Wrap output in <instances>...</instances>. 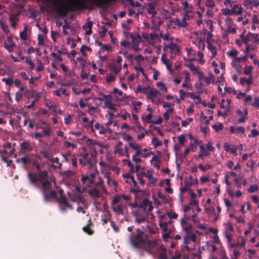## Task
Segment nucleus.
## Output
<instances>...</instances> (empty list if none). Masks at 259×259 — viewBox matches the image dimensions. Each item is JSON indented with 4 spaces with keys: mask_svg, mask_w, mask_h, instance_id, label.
<instances>
[{
    "mask_svg": "<svg viewBox=\"0 0 259 259\" xmlns=\"http://www.w3.org/2000/svg\"><path fill=\"white\" fill-rule=\"evenodd\" d=\"M68 196H69L70 199L72 201H74V202L77 199H81L80 195H75V196H71V195L69 193H68Z\"/></svg>",
    "mask_w": 259,
    "mask_h": 259,
    "instance_id": "052dcab7",
    "label": "nucleus"
},
{
    "mask_svg": "<svg viewBox=\"0 0 259 259\" xmlns=\"http://www.w3.org/2000/svg\"><path fill=\"white\" fill-rule=\"evenodd\" d=\"M137 233H133L130 237V241L131 244L136 248L140 247L144 244L146 241L147 236L144 232L140 228L136 229Z\"/></svg>",
    "mask_w": 259,
    "mask_h": 259,
    "instance_id": "7ed1b4c3",
    "label": "nucleus"
},
{
    "mask_svg": "<svg viewBox=\"0 0 259 259\" xmlns=\"http://www.w3.org/2000/svg\"><path fill=\"white\" fill-rule=\"evenodd\" d=\"M86 50H88V51H91V49L90 47H87L86 46L82 45L81 47L80 52L82 53V55L85 56V57L87 56V53H86V52L85 51Z\"/></svg>",
    "mask_w": 259,
    "mask_h": 259,
    "instance_id": "4c0bfd02",
    "label": "nucleus"
},
{
    "mask_svg": "<svg viewBox=\"0 0 259 259\" xmlns=\"http://www.w3.org/2000/svg\"><path fill=\"white\" fill-rule=\"evenodd\" d=\"M59 1L54 0L55 5L57 6V12L59 15L65 16L69 11L82 9L91 11L95 6L100 8H108L116 0H72L68 5L62 1L61 5H57Z\"/></svg>",
    "mask_w": 259,
    "mask_h": 259,
    "instance_id": "f03ea898",
    "label": "nucleus"
},
{
    "mask_svg": "<svg viewBox=\"0 0 259 259\" xmlns=\"http://www.w3.org/2000/svg\"><path fill=\"white\" fill-rule=\"evenodd\" d=\"M187 22L186 21V19L185 18H183L182 21L180 22L179 19L177 20V25L178 26L181 27H185L187 26Z\"/></svg>",
    "mask_w": 259,
    "mask_h": 259,
    "instance_id": "2f4dec72",
    "label": "nucleus"
},
{
    "mask_svg": "<svg viewBox=\"0 0 259 259\" xmlns=\"http://www.w3.org/2000/svg\"><path fill=\"white\" fill-rule=\"evenodd\" d=\"M93 26V22L92 21L88 22L85 25H83L82 27L83 29L85 30L87 28L89 29H92Z\"/></svg>",
    "mask_w": 259,
    "mask_h": 259,
    "instance_id": "69168bd1",
    "label": "nucleus"
},
{
    "mask_svg": "<svg viewBox=\"0 0 259 259\" xmlns=\"http://www.w3.org/2000/svg\"><path fill=\"white\" fill-rule=\"evenodd\" d=\"M178 138L180 145H182L185 143L186 138L184 135H182L179 136Z\"/></svg>",
    "mask_w": 259,
    "mask_h": 259,
    "instance_id": "4d7b16f0",
    "label": "nucleus"
},
{
    "mask_svg": "<svg viewBox=\"0 0 259 259\" xmlns=\"http://www.w3.org/2000/svg\"><path fill=\"white\" fill-rule=\"evenodd\" d=\"M82 229L84 232L89 235H92L94 233V231L91 229L89 225L83 227Z\"/></svg>",
    "mask_w": 259,
    "mask_h": 259,
    "instance_id": "f704fd0d",
    "label": "nucleus"
},
{
    "mask_svg": "<svg viewBox=\"0 0 259 259\" xmlns=\"http://www.w3.org/2000/svg\"><path fill=\"white\" fill-rule=\"evenodd\" d=\"M25 62L30 65L29 69L31 70H32L34 68V64L31 61V58L30 57H28L26 58Z\"/></svg>",
    "mask_w": 259,
    "mask_h": 259,
    "instance_id": "c756f323",
    "label": "nucleus"
},
{
    "mask_svg": "<svg viewBox=\"0 0 259 259\" xmlns=\"http://www.w3.org/2000/svg\"><path fill=\"white\" fill-rule=\"evenodd\" d=\"M252 66H246L244 68V73L246 75H249L250 74V73L252 71Z\"/></svg>",
    "mask_w": 259,
    "mask_h": 259,
    "instance_id": "37998d69",
    "label": "nucleus"
},
{
    "mask_svg": "<svg viewBox=\"0 0 259 259\" xmlns=\"http://www.w3.org/2000/svg\"><path fill=\"white\" fill-rule=\"evenodd\" d=\"M172 231V229L169 228V230H168V231H164L165 233L163 234L162 237L164 240H166L168 238H169L170 234Z\"/></svg>",
    "mask_w": 259,
    "mask_h": 259,
    "instance_id": "a19ab883",
    "label": "nucleus"
},
{
    "mask_svg": "<svg viewBox=\"0 0 259 259\" xmlns=\"http://www.w3.org/2000/svg\"><path fill=\"white\" fill-rule=\"evenodd\" d=\"M172 223L173 222L171 221V219H170L167 222H162L161 220L159 221V226L161 229L163 230V231H168V230H169V228H171L172 229L174 227L170 226Z\"/></svg>",
    "mask_w": 259,
    "mask_h": 259,
    "instance_id": "39448f33",
    "label": "nucleus"
},
{
    "mask_svg": "<svg viewBox=\"0 0 259 259\" xmlns=\"http://www.w3.org/2000/svg\"><path fill=\"white\" fill-rule=\"evenodd\" d=\"M147 173H146L145 177L148 178L149 180H151L153 178V169H148L147 170Z\"/></svg>",
    "mask_w": 259,
    "mask_h": 259,
    "instance_id": "680f3d73",
    "label": "nucleus"
},
{
    "mask_svg": "<svg viewBox=\"0 0 259 259\" xmlns=\"http://www.w3.org/2000/svg\"><path fill=\"white\" fill-rule=\"evenodd\" d=\"M40 153L42 155L44 158H47L48 160L50 159L51 155L49 152L47 151L43 150L40 152Z\"/></svg>",
    "mask_w": 259,
    "mask_h": 259,
    "instance_id": "8fccbe9b",
    "label": "nucleus"
},
{
    "mask_svg": "<svg viewBox=\"0 0 259 259\" xmlns=\"http://www.w3.org/2000/svg\"><path fill=\"white\" fill-rule=\"evenodd\" d=\"M2 81L4 82L7 85L10 87L13 85L14 83V80L12 77L3 78H2Z\"/></svg>",
    "mask_w": 259,
    "mask_h": 259,
    "instance_id": "393cba45",
    "label": "nucleus"
},
{
    "mask_svg": "<svg viewBox=\"0 0 259 259\" xmlns=\"http://www.w3.org/2000/svg\"><path fill=\"white\" fill-rule=\"evenodd\" d=\"M166 48H169L171 51V54H174L175 55L178 54L180 52L179 46L175 43H171L169 46H165L163 49L164 51H165Z\"/></svg>",
    "mask_w": 259,
    "mask_h": 259,
    "instance_id": "1a4fd4ad",
    "label": "nucleus"
},
{
    "mask_svg": "<svg viewBox=\"0 0 259 259\" xmlns=\"http://www.w3.org/2000/svg\"><path fill=\"white\" fill-rule=\"evenodd\" d=\"M36 94V92L33 90H26L24 93V95L27 98L33 97Z\"/></svg>",
    "mask_w": 259,
    "mask_h": 259,
    "instance_id": "5701e85b",
    "label": "nucleus"
},
{
    "mask_svg": "<svg viewBox=\"0 0 259 259\" xmlns=\"http://www.w3.org/2000/svg\"><path fill=\"white\" fill-rule=\"evenodd\" d=\"M238 51L236 50H232L230 51V52H228L227 54L229 56L233 57H236L237 55H238Z\"/></svg>",
    "mask_w": 259,
    "mask_h": 259,
    "instance_id": "79ce46f5",
    "label": "nucleus"
},
{
    "mask_svg": "<svg viewBox=\"0 0 259 259\" xmlns=\"http://www.w3.org/2000/svg\"><path fill=\"white\" fill-rule=\"evenodd\" d=\"M248 35L250 39H254L255 42L258 41L259 39L258 38L257 34L255 33H249Z\"/></svg>",
    "mask_w": 259,
    "mask_h": 259,
    "instance_id": "13d9d810",
    "label": "nucleus"
},
{
    "mask_svg": "<svg viewBox=\"0 0 259 259\" xmlns=\"http://www.w3.org/2000/svg\"><path fill=\"white\" fill-rule=\"evenodd\" d=\"M212 242L216 244H219L221 243V241L220 238L218 235V234H215L212 237Z\"/></svg>",
    "mask_w": 259,
    "mask_h": 259,
    "instance_id": "bf43d9fd",
    "label": "nucleus"
},
{
    "mask_svg": "<svg viewBox=\"0 0 259 259\" xmlns=\"http://www.w3.org/2000/svg\"><path fill=\"white\" fill-rule=\"evenodd\" d=\"M142 103L140 101H134L132 103V105L133 106V109L138 112V106H140Z\"/></svg>",
    "mask_w": 259,
    "mask_h": 259,
    "instance_id": "a18cd8bd",
    "label": "nucleus"
},
{
    "mask_svg": "<svg viewBox=\"0 0 259 259\" xmlns=\"http://www.w3.org/2000/svg\"><path fill=\"white\" fill-rule=\"evenodd\" d=\"M242 179V177H238L234 179V182L237 187V188H241V181Z\"/></svg>",
    "mask_w": 259,
    "mask_h": 259,
    "instance_id": "473e14b6",
    "label": "nucleus"
},
{
    "mask_svg": "<svg viewBox=\"0 0 259 259\" xmlns=\"http://www.w3.org/2000/svg\"><path fill=\"white\" fill-rule=\"evenodd\" d=\"M154 6L153 4H148L147 12L149 14H152L153 16H154V15L156 14V12L154 10Z\"/></svg>",
    "mask_w": 259,
    "mask_h": 259,
    "instance_id": "4be33fe9",
    "label": "nucleus"
},
{
    "mask_svg": "<svg viewBox=\"0 0 259 259\" xmlns=\"http://www.w3.org/2000/svg\"><path fill=\"white\" fill-rule=\"evenodd\" d=\"M112 208L115 212L121 214L123 213V210L121 205H112Z\"/></svg>",
    "mask_w": 259,
    "mask_h": 259,
    "instance_id": "a878e982",
    "label": "nucleus"
},
{
    "mask_svg": "<svg viewBox=\"0 0 259 259\" xmlns=\"http://www.w3.org/2000/svg\"><path fill=\"white\" fill-rule=\"evenodd\" d=\"M23 97V93L20 92H17L15 94V100L17 102H19Z\"/></svg>",
    "mask_w": 259,
    "mask_h": 259,
    "instance_id": "603ef678",
    "label": "nucleus"
},
{
    "mask_svg": "<svg viewBox=\"0 0 259 259\" xmlns=\"http://www.w3.org/2000/svg\"><path fill=\"white\" fill-rule=\"evenodd\" d=\"M115 104L111 102V101H105V107L109 108V109L116 111Z\"/></svg>",
    "mask_w": 259,
    "mask_h": 259,
    "instance_id": "412c9836",
    "label": "nucleus"
},
{
    "mask_svg": "<svg viewBox=\"0 0 259 259\" xmlns=\"http://www.w3.org/2000/svg\"><path fill=\"white\" fill-rule=\"evenodd\" d=\"M152 115L151 113H149L148 114H147L145 117H142V120L143 121H144L145 122H146V123H152V120H151V118H152Z\"/></svg>",
    "mask_w": 259,
    "mask_h": 259,
    "instance_id": "58836bf2",
    "label": "nucleus"
},
{
    "mask_svg": "<svg viewBox=\"0 0 259 259\" xmlns=\"http://www.w3.org/2000/svg\"><path fill=\"white\" fill-rule=\"evenodd\" d=\"M89 184L87 185L89 187H90L91 185L93 184L94 183V179L96 177V174L94 172H92L89 176Z\"/></svg>",
    "mask_w": 259,
    "mask_h": 259,
    "instance_id": "7c9ffc66",
    "label": "nucleus"
},
{
    "mask_svg": "<svg viewBox=\"0 0 259 259\" xmlns=\"http://www.w3.org/2000/svg\"><path fill=\"white\" fill-rule=\"evenodd\" d=\"M189 97L192 99H197L199 103L201 102V99L199 95H195L193 93H189L188 94Z\"/></svg>",
    "mask_w": 259,
    "mask_h": 259,
    "instance_id": "e433bc0d",
    "label": "nucleus"
},
{
    "mask_svg": "<svg viewBox=\"0 0 259 259\" xmlns=\"http://www.w3.org/2000/svg\"><path fill=\"white\" fill-rule=\"evenodd\" d=\"M192 121V118H188L187 120H182V125L183 126H187L190 122Z\"/></svg>",
    "mask_w": 259,
    "mask_h": 259,
    "instance_id": "e2e57ef3",
    "label": "nucleus"
},
{
    "mask_svg": "<svg viewBox=\"0 0 259 259\" xmlns=\"http://www.w3.org/2000/svg\"><path fill=\"white\" fill-rule=\"evenodd\" d=\"M16 45L15 44H8L6 41L4 42V48L9 52L11 53L13 52L14 48L16 47Z\"/></svg>",
    "mask_w": 259,
    "mask_h": 259,
    "instance_id": "aec40b11",
    "label": "nucleus"
},
{
    "mask_svg": "<svg viewBox=\"0 0 259 259\" xmlns=\"http://www.w3.org/2000/svg\"><path fill=\"white\" fill-rule=\"evenodd\" d=\"M212 127L216 132H219L223 128V125L220 123L219 125H213Z\"/></svg>",
    "mask_w": 259,
    "mask_h": 259,
    "instance_id": "864d4df0",
    "label": "nucleus"
},
{
    "mask_svg": "<svg viewBox=\"0 0 259 259\" xmlns=\"http://www.w3.org/2000/svg\"><path fill=\"white\" fill-rule=\"evenodd\" d=\"M251 105L256 107L259 108V97H256L254 98V101L253 103L251 104Z\"/></svg>",
    "mask_w": 259,
    "mask_h": 259,
    "instance_id": "0e129e2a",
    "label": "nucleus"
},
{
    "mask_svg": "<svg viewBox=\"0 0 259 259\" xmlns=\"http://www.w3.org/2000/svg\"><path fill=\"white\" fill-rule=\"evenodd\" d=\"M51 55L54 58L57 59L58 61H62V58L60 56L57 54L56 53L52 52Z\"/></svg>",
    "mask_w": 259,
    "mask_h": 259,
    "instance_id": "338daca9",
    "label": "nucleus"
},
{
    "mask_svg": "<svg viewBox=\"0 0 259 259\" xmlns=\"http://www.w3.org/2000/svg\"><path fill=\"white\" fill-rule=\"evenodd\" d=\"M62 211H65L67 208H72V206L67 202L65 197H61L58 200Z\"/></svg>",
    "mask_w": 259,
    "mask_h": 259,
    "instance_id": "20e7f679",
    "label": "nucleus"
},
{
    "mask_svg": "<svg viewBox=\"0 0 259 259\" xmlns=\"http://www.w3.org/2000/svg\"><path fill=\"white\" fill-rule=\"evenodd\" d=\"M27 31L28 28L26 24H25L23 31L20 33V37L23 40L27 39Z\"/></svg>",
    "mask_w": 259,
    "mask_h": 259,
    "instance_id": "a211bd4d",
    "label": "nucleus"
},
{
    "mask_svg": "<svg viewBox=\"0 0 259 259\" xmlns=\"http://www.w3.org/2000/svg\"><path fill=\"white\" fill-rule=\"evenodd\" d=\"M120 199H121V196H120L119 195L115 196V197H114V198L113 199V200L112 201V205H115L116 204H117L119 202Z\"/></svg>",
    "mask_w": 259,
    "mask_h": 259,
    "instance_id": "49530a36",
    "label": "nucleus"
},
{
    "mask_svg": "<svg viewBox=\"0 0 259 259\" xmlns=\"http://www.w3.org/2000/svg\"><path fill=\"white\" fill-rule=\"evenodd\" d=\"M128 145L132 149L135 150H139L141 148L138 144H135L133 142H130Z\"/></svg>",
    "mask_w": 259,
    "mask_h": 259,
    "instance_id": "c03bdc74",
    "label": "nucleus"
},
{
    "mask_svg": "<svg viewBox=\"0 0 259 259\" xmlns=\"http://www.w3.org/2000/svg\"><path fill=\"white\" fill-rule=\"evenodd\" d=\"M18 14H12L9 18L11 27L16 28L17 22L19 21Z\"/></svg>",
    "mask_w": 259,
    "mask_h": 259,
    "instance_id": "f8f14e48",
    "label": "nucleus"
},
{
    "mask_svg": "<svg viewBox=\"0 0 259 259\" xmlns=\"http://www.w3.org/2000/svg\"><path fill=\"white\" fill-rule=\"evenodd\" d=\"M141 207L148 212L151 211L153 208L151 202L147 198L144 199Z\"/></svg>",
    "mask_w": 259,
    "mask_h": 259,
    "instance_id": "9d476101",
    "label": "nucleus"
},
{
    "mask_svg": "<svg viewBox=\"0 0 259 259\" xmlns=\"http://www.w3.org/2000/svg\"><path fill=\"white\" fill-rule=\"evenodd\" d=\"M259 135V131L256 130H252L251 131V133L249 135H248L249 138L251 137H255Z\"/></svg>",
    "mask_w": 259,
    "mask_h": 259,
    "instance_id": "de8ad7c7",
    "label": "nucleus"
},
{
    "mask_svg": "<svg viewBox=\"0 0 259 259\" xmlns=\"http://www.w3.org/2000/svg\"><path fill=\"white\" fill-rule=\"evenodd\" d=\"M233 230V228L231 224H230L229 226L227 227L225 229L224 235L225 237L227 239V242L228 243H231L232 241V237L231 232H232Z\"/></svg>",
    "mask_w": 259,
    "mask_h": 259,
    "instance_id": "6e6552de",
    "label": "nucleus"
},
{
    "mask_svg": "<svg viewBox=\"0 0 259 259\" xmlns=\"http://www.w3.org/2000/svg\"><path fill=\"white\" fill-rule=\"evenodd\" d=\"M157 259H168L166 254L165 253H160L157 257Z\"/></svg>",
    "mask_w": 259,
    "mask_h": 259,
    "instance_id": "774afa93",
    "label": "nucleus"
},
{
    "mask_svg": "<svg viewBox=\"0 0 259 259\" xmlns=\"http://www.w3.org/2000/svg\"><path fill=\"white\" fill-rule=\"evenodd\" d=\"M95 127L99 130V133L101 135L105 134L107 133V130L103 125H101L99 123H96L95 124Z\"/></svg>",
    "mask_w": 259,
    "mask_h": 259,
    "instance_id": "f3484780",
    "label": "nucleus"
},
{
    "mask_svg": "<svg viewBox=\"0 0 259 259\" xmlns=\"http://www.w3.org/2000/svg\"><path fill=\"white\" fill-rule=\"evenodd\" d=\"M174 111V108H171L168 110H167L166 112H165L163 114V118L165 120H168L169 118V115L168 112H172Z\"/></svg>",
    "mask_w": 259,
    "mask_h": 259,
    "instance_id": "ea45409f",
    "label": "nucleus"
},
{
    "mask_svg": "<svg viewBox=\"0 0 259 259\" xmlns=\"http://www.w3.org/2000/svg\"><path fill=\"white\" fill-rule=\"evenodd\" d=\"M199 168L202 171H205L207 169H210L211 168V165L209 164H206L205 166H204L202 164H199L198 165Z\"/></svg>",
    "mask_w": 259,
    "mask_h": 259,
    "instance_id": "c85d7f7f",
    "label": "nucleus"
},
{
    "mask_svg": "<svg viewBox=\"0 0 259 259\" xmlns=\"http://www.w3.org/2000/svg\"><path fill=\"white\" fill-rule=\"evenodd\" d=\"M144 244L147 245L149 247L157 248L158 246V242L156 240H150L148 238H146V241Z\"/></svg>",
    "mask_w": 259,
    "mask_h": 259,
    "instance_id": "ddd939ff",
    "label": "nucleus"
},
{
    "mask_svg": "<svg viewBox=\"0 0 259 259\" xmlns=\"http://www.w3.org/2000/svg\"><path fill=\"white\" fill-rule=\"evenodd\" d=\"M184 185L185 186L184 187L181 188V192L182 193L188 191L189 190L188 187H190L191 186H192V184H188V181H186L184 182Z\"/></svg>",
    "mask_w": 259,
    "mask_h": 259,
    "instance_id": "b1692460",
    "label": "nucleus"
},
{
    "mask_svg": "<svg viewBox=\"0 0 259 259\" xmlns=\"http://www.w3.org/2000/svg\"><path fill=\"white\" fill-rule=\"evenodd\" d=\"M40 128L42 130V134L44 136L47 137H49L51 136L53 131L49 125L47 126H40Z\"/></svg>",
    "mask_w": 259,
    "mask_h": 259,
    "instance_id": "4468645a",
    "label": "nucleus"
},
{
    "mask_svg": "<svg viewBox=\"0 0 259 259\" xmlns=\"http://www.w3.org/2000/svg\"><path fill=\"white\" fill-rule=\"evenodd\" d=\"M200 153H201L203 156H207L209 154V152L206 150L203 145H201L200 146Z\"/></svg>",
    "mask_w": 259,
    "mask_h": 259,
    "instance_id": "c9c22d12",
    "label": "nucleus"
},
{
    "mask_svg": "<svg viewBox=\"0 0 259 259\" xmlns=\"http://www.w3.org/2000/svg\"><path fill=\"white\" fill-rule=\"evenodd\" d=\"M16 162L18 163H21L22 167L27 169L28 164L31 163V159L28 156H26L17 159Z\"/></svg>",
    "mask_w": 259,
    "mask_h": 259,
    "instance_id": "0eeeda50",
    "label": "nucleus"
},
{
    "mask_svg": "<svg viewBox=\"0 0 259 259\" xmlns=\"http://www.w3.org/2000/svg\"><path fill=\"white\" fill-rule=\"evenodd\" d=\"M151 143L153 144L155 148H157L162 145V142L158 140L156 137H154L152 139Z\"/></svg>",
    "mask_w": 259,
    "mask_h": 259,
    "instance_id": "bb28decb",
    "label": "nucleus"
},
{
    "mask_svg": "<svg viewBox=\"0 0 259 259\" xmlns=\"http://www.w3.org/2000/svg\"><path fill=\"white\" fill-rule=\"evenodd\" d=\"M60 92H62V94L65 95L66 94V90L64 89H63L62 88H60L59 90L55 91V95L58 97H60L61 95V94H60Z\"/></svg>",
    "mask_w": 259,
    "mask_h": 259,
    "instance_id": "5fc2aeb1",
    "label": "nucleus"
},
{
    "mask_svg": "<svg viewBox=\"0 0 259 259\" xmlns=\"http://www.w3.org/2000/svg\"><path fill=\"white\" fill-rule=\"evenodd\" d=\"M167 214L170 219H176L178 217V214L175 212H168Z\"/></svg>",
    "mask_w": 259,
    "mask_h": 259,
    "instance_id": "6e6d98bb",
    "label": "nucleus"
},
{
    "mask_svg": "<svg viewBox=\"0 0 259 259\" xmlns=\"http://www.w3.org/2000/svg\"><path fill=\"white\" fill-rule=\"evenodd\" d=\"M160 160L156 155H154L151 160V164H153L157 169L160 168L159 162Z\"/></svg>",
    "mask_w": 259,
    "mask_h": 259,
    "instance_id": "6ab92c4d",
    "label": "nucleus"
},
{
    "mask_svg": "<svg viewBox=\"0 0 259 259\" xmlns=\"http://www.w3.org/2000/svg\"><path fill=\"white\" fill-rule=\"evenodd\" d=\"M258 190V187L256 185H251L248 189V191L250 193H253Z\"/></svg>",
    "mask_w": 259,
    "mask_h": 259,
    "instance_id": "09e8293b",
    "label": "nucleus"
},
{
    "mask_svg": "<svg viewBox=\"0 0 259 259\" xmlns=\"http://www.w3.org/2000/svg\"><path fill=\"white\" fill-rule=\"evenodd\" d=\"M222 11L223 14L225 16L232 15L233 14L240 15L241 14V11L240 9H239V10H235V9H232L231 10L224 9H222Z\"/></svg>",
    "mask_w": 259,
    "mask_h": 259,
    "instance_id": "9b49d317",
    "label": "nucleus"
},
{
    "mask_svg": "<svg viewBox=\"0 0 259 259\" xmlns=\"http://www.w3.org/2000/svg\"><path fill=\"white\" fill-rule=\"evenodd\" d=\"M188 67L190 69L191 71L194 72V73H197L199 70L198 66H195L193 64L191 63L187 65Z\"/></svg>",
    "mask_w": 259,
    "mask_h": 259,
    "instance_id": "cd10ccee",
    "label": "nucleus"
},
{
    "mask_svg": "<svg viewBox=\"0 0 259 259\" xmlns=\"http://www.w3.org/2000/svg\"><path fill=\"white\" fill-rule=\"evenodd\" d=\"M20 146L21 148L20 151H19L20 153H23V151H31L33 149V147L31 145L30 143L26 140H24L20 143Z\"/></svg>",
    "mask_w": 259,
    "mask_h": 259,
    "instance_id": "423d86ee",
    "label": "nucleus"
},
{
    "mask_svg": "<svg viewBox=\"0 0 259 259\" xmlns=\"http://www.w3.org/2000/svg\"><path fill=\"white\" fill-rule=\"evenodd\" d=\"M88 193L94 198H99L100 196L99 191L95 188L89 190Z\"/></svg>",
    "mask_w": 259,
    "mask_h": 259,
    "instance_id": "dca6fc26",
    "label": "nucleus"
},
{
    "mask_svg": "<svg viewBox=\"0 0 259 259\" xmlns=\"http://www.w3.org/2000/svg\"><path fill=\"white\" fill-rule=\"evenodd\" d=\"M101 30L99 31V34L101 37L103 38L106 36L107 28L105 26H103L101 28Z\"/></svg>",
    "mask_w": 259,
    "mask_h": 259,
    "instance_id": "72a5a7b5",
    "label": "nucleus"
},
{
    "mask_svg": "<svg viewBox=\"0 0 259 259\" xmlns=\"http://www.w3.org/2000/svg\"><path fill=\"white\" fill-rule=\"evenodd\" d=\"M157 86L159 88V89L161 91H167V88L165 87L164 84L162 82H158L157 83Z\"/></svg>",
    "mask_w": 259,
    "mask_h": 259,
    "instance_id": "3c124183",
    "label": "nucleus"
},
{
    "mask_svg": "<svg viewBox=\"0 0 259 259\" xmlns=\"http://www.w3.org/2000/svg\"><path fill=\"white\" fill-rule=\"evenodd\" d=\"M32 164L35 166L36 172H29L27 174L29 184L40 191L43 195L44 201L48 202L52 198H56L57 193L52 190V176L49 174L47 170L40 169L41 165L38 162L34 161Z\"/></svg>",
    "mask_w": 259,
    "mask_h": 259,
    "instance_id": "f257e3e1",
    "label": "nucleus"
},
{
    "mask_svg": "<svg viewBox=\"0 0 259 259\" xmlns=\"http://www.w3.org/2000/svg\"><path fill=\"white\" fill-rule=\"evenodd\" d=\"M159 93H160V92L157 90L152 89L148 92L147 94L148 98L150 99L153 102V99L157 96Z\"/></svg>",
    "mask_w": 259,
    "mask_h": 259,
    "instance_id": "2eb2a0df",
    "label": "nucleus"
}]
</instances>
